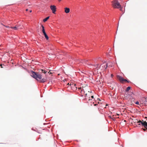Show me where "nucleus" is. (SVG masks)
<instances>
[{
    "label": "nucleus",
    "mask_w": 147,
    "mask_h": 147,
    "mask_svg": "<svg viewBox=\"0 0 147 147\" xmlns=\"http://www.w3.org/2000/svg\"><path fill=\"white\" fill-rule=\"evenodd\" d=\"M0 66H1V67L2 68L3 67L2 66V64H1L0 65Z\"/></svg>",
    "instance_id": "22"
},
{
    "label": "nucleus",
    "mask_w": 147,
    "mask_h": 147,
    "mask_svg": "<svg viewBox=\"0 0 147 147\" xmlns=\"http://www.w3.org/2000/svg\"><path fill=\"white\" fill-rule=\"evenodd\" d=\"M94 105H95V106H96V105L95 104Z\"/></svg>",
    "instance_id": "26"
},
{
    "label": "nucleus",
    "mask_w": 147,
    "mask_h": 147,
    "mask_svg": "<svg viewBox=\"0 0 147 147\" xmlns=\"http://www.w3.org/2000/svg\"><path fill=\"white\" fill-rule=\"evenodd\" d=\"M17 25V26L18 29H21L23 28V25H22L21 24H18V25Z\"/></svg>",
    "instance_id": "10"
},
{
    "label": "nucleus",
    "mask_w": 147,
    "mask_h": 147,
    "mask_svg": "<svg viewBox=\"0 0 147 147\" xmlns=\"http://www.w3.org/2000/svg\"><path fill=\"white\" fill-rule=\"evenodd\" d=\"M117 77L119 79L121 82H123V78L121 76H118Z\"/></svg>",
    "instance_id": "9"
},
{
    "label": "nucleus",
    "mask_w": 147,
    "mask_h": 147,
    "mask_svg": "<svg viewBox=\"0 0 147 147\" xmlns=\"http://www.w3.org/2000/svg\"><path fill=\"white\" fill-rule=\"evenodd\" d=\"M101 65V67H102V69L103 70H105L106 69L107 67L108 66H109L110 67H111L112 66H111L110 65H109L108 63H107L106 64L103 63V64H102V65Z\"/></svg>",
    "instance_id": "6"
},
{
    "label": "nucleus",
    "mask_w": 147,
    "mask_h": 147,
    "mask_svg": "<svg viewBox=\"0 0 147 147\" xmlns=\"http://www.w3.org/2000/svg\"><path fill=\"white\" fill-rule=\"evenodd\" d=\"M31 76L40 82L44 83L46 81V78H42V76L41 74L36 73L33 71H31Z\"/></svg>",
    "instance_id": "1"
},
{
    "label": "nucleus",
    "mask_w": 147,
    "mask_h": 147,
    "mask_svg": "<svg viewBox=\"0 0 147 147\" xmlns=\"http://www.w3.org/2000/svg\"><path fill=\"white\" fill-rule=\"evenodd\" d=\"M90 99H91V98H90V97L88 98V103H93V104H94V101H92V100H91Z\"/></svg>",
    "instance_id": "11"
},
{
    "label": "nucleus",
    "mask_w": 147,
    "mask_h": 147,
    "mask_svg": "<svg viewBox=\"0 0 147 147\" xmlns=\"http://www.w3.org/2000/svg\"><path fill=\"white\" fill-rule=\"evenodd\" d=\"M41 27L42 28V30L45 29H44V26L42 25H41Z\"/></svg>",
    "instance_id": "18"
},
{
    "label": "nucleus",
    "mask_w": 147,
    "mask_h": 147,
    "mask_svg": "<svg viewBox=\"0 0 147 147\" xmlns=\"http://www.w3.org/2000/svg\"><path fill=\"white\" fill-rule=\"evenodd\" d=\"M32 12V11L31 10H30V12Z\"/></svg>",
    "instance_id": "27"
},
{
    "label": "nucleus",
    "mask_w": 147,
    "mask_h": 147,
    "mask_svg": "<svg viewBox=\"0 0 147 147\" xmlns=\"http://www.w3.org/2000/svg\"><path fill=\"white\" fill-rule=\"evenodd\" d=\"M43 33V34H44V36H45L47 35L46 32H45V33Z\"/></svg>",
    "instance_id": "21"
},
{
    "label": "nucleus",
    "mask_w": 147,
    "mask_h": 147,
    "mask_svg": "<svg viewBox=\"0 0 147 147\" xmlns=\"http://www.w3.org/2000/svg\"><path fill=\"white\" fill-rule=\"evenodd\" d=\"M49 17H48L45 18V19H44L43 20V21L44 22H45L47 21V20L49 19Z\"/></svg>",
    "instance_id": "13"
},
{
    "label": "nucleus",
    "mask_w": 147,
    "mask_h": 147,
    "mask_svg": "<svg viewBox=\"0 0 147 147\" xmlns=\"http://www.w3.org/2000/svg\"><path fill=\"white\" fill-rule=\"evenodd\" d=\"M42 32H43V33H45V29L42 30Z\"/></svg>",
    "instance_id": "20"
},
{
    "label": "nucleus",
    "mask_w": 147,
    "mask_h": 147,
    "mask_svg": "<svg viewBox=\"0 0 147 147\" xmlns=\"http://www.w3.org/2000/svg\"><path fill=\"white\" fill-rule=\"evenodd\" d=\"M135 104L137 105H138L139 104V102L137 101L135 102Z\"/></svg>",
    "instance_id": "19"
},
{
    "label": "nucleus",
    "mask_w": 147,
    "mask_h": 147,
    "mask_svg": "<svg viewBox=\"0 0 147 147\" xmlns=\"http://www.w3.org/2000/svg\"><path fill=\"white\" fill-rule=\"evenodd\" d=\"M145 118H146V119H146V120H147V117H145Z\"/></svg>",
    "instance_id": "24"
},
{
    "label": "nucleus",
    "mask_w": 147,
    "mask_h": 147,
    "mask_svg": "<svg viewBox=\"0 0 147 147\" xmlns=\"http://www.w3.org/2000/svg\"><path fill=\"white\" fill-rule=\"evenodd\" d=\"M113 76V75H112H112H111V76Z\"/></svg>",
    "instance_id": "28"
},
{
    "label": "nucleus",
    "mask_w": 147,
    "mask_h": 147,
    "mask_svg": "<svg viewBox=\"0 0 147 147\" xmlns=\"http://www.w3.org/2000/svg\"><path fill=\"white\" fill-rule=\"evenodd\" d=\"M11 28H13L15 30H18V29L17 25H16L14 27H11Z\"/></svg>",
    "instance_id": "12"
},
{
    "label": "nucleus",
    "mask_w": 147,
    "mask_h": 147,
    "mask_svg": "<svg viewBox=\"0 0 147 147\" xmlns=\"http://www.w3.org/2000/svg\"><path fill=\"white\" fill-rule=\"evenodd\" d=\"M130 89H131V87H129V86H128V87L127 88H126V90H125L126 92H128V91H129V90Z\"/></svg>",
    "instance_id": "15"
},
{
    "label": "nucleus",
    "mask_w": 147,
    "mask_h": 147,
    "mask_svg": "<svg viewBox=\"0 0 147 147\" xmlns=\"http://www.w3.org/2000/svg\"><path fill=\"white\" fill-rule=\"evenodd\" d=\"M123 81H125V82H129L126 79H123Z\"/></svg>",
    "instance_id": "17"
},
{
    "label": "nucleus",
    "mask_w": 147,
    "mask_h": 147,
    "mask_svg": "<svg viewBox=\"0 0 147 147\" xmlns=\"http://www.w3.org/2000/svg\"><path fill=\"white\" fill-rule=\"evenodd\" d=\"M50 7L52 13L54 14H55L56 11V6L54 5H51L50 6Z\"/></svg>",
    "instance_id": "5"
},
{
    "label": "nucleus",
    "mask_w": 147,
    "mask_h": 147,
    "mask_svg": "<svg viewBox=\"0 0 147 147\" xmlns=\"http://www.w3.org/2000/svg\"><path fill=\"white\" fill-rule=\"evenodd\" d=\"M45 38H46L47 40L48 39H49V37H48V36L47 35H46V36H45Z\"/></svg>",
    "instance_id": "16"
},
{
    "label": "nucleus",
    "mask_w": 147,
    "mask_h": 147,
    "mask_svg": "<svg viewBox=\"0 0 147 147\" xmlns=\"http://www.w3.org/2000/svg\"><path fill=\"white\" fill-rule=\"evenodd\" d=\"M136 123L138 125H142L144 128L147 129V122L146 121H144L143 120L142 121L139 120L137 121Z\"/></svg>",
    "instance_id": "3"
},
{
    "label": "nucleus",
    "mask_w": 147,
    "mask_h": 147,
    "mask_svg": "<svg viewBox=\"0 0 147 147\" xmlns=\"http://www.w3.org/2000/svg\"><path fill=\"white\" fill-rule=\"evenodd\" d=\"M65 12L66 13H68L70 12V9L67 7L65 8Z\"/></svg>",
    "instance_id": "8"
},
{
    "label": "nucleus",
    "mask_w": 147,
    "mask_h": 147,
    "mask_svg": "<svg viewBox=\"0 0 147 147\" xmlns=\"http://www.w3.org/2000/svg\"><path fill=\"white\" fill-rule=\"evenodd\" d=\"M112 5L114 7L117 8H120V10H122V8H121V6L117 1H113L112 2Z\"/></svg>",
    "instance_id": "2"
},
{
    "label": "nucleus",
    "mask_w": 147,
    "mask_h": 147,
    "mask_svg": "<svg viewBox=\"0 0 147 147\" xmlns=\"http://www.w3.org/2000/svg\"><path fill=\"white\" fill-rule=\"evenodd\" d=\"M87 93L86 94H85V95H86V96H85V97H87V96H87Z\"/></svg>",
    "instance_id": "23"
},
{
    "label": "nucleus",
    "mask_w": 147,
    "mask_h": 147,
    "mask_svg": "<svg viewBox=\"0 0 147 147\" xmlns=\"http://www.w3.org/2000/svg\"><path fill=\"white\" fill-rule=\"evenodd\" d=\"M26 11H27L28 10V9H26Z\"/></svg>",
    "instance_id": "25"
},
{
    "label": "nucleus",
    "mask_w": 147,
    "mask_h": 147,
    "mask_svg": "<svg viewBox=\"0 0 147 147\" xmlns=\"http://www.w3.org/2000/svg\"><path fill=\"white\" fill-rule=\"evenodd\" d=\"M91 65L93 66V68H94V67L95 68L97 69V70H98V69H99V67L100 66L99 64L94 65L91 64Z\"/></svg>",
    "instance_id": "7"
},
{
    "label": "nucleus",
    "mask_w": 147,
    "mask_h": 147,
    "mask_svg": "<svg viewBox=\"0 0 147 147\" xmlns=\"http://www.w3.org/2000/svg\"><path fill=\"white\" fill-rule=\"evenodd\" d=\"M90 98H91V99H90L91 100H92V101H94L95 100L94 98V96L92 95L91 96V97H90Z\"/></svg>",
    "instance_id": "14"
},
{
    "label": "nucleus",
    "mask_w": 147,
    "mask_h": 147,
    "mask_svg": "<svg viewBox=\"0 0 147 147\" xmlns=\"http://www.w3.org/2000/svg\"><path fill=\"white\" fill-rule=\"evenodd\" d=\"M70 86L71 88H72L73 86H74V89H76V90L79 91L80 92L82 93V94H83V93L84 92V90L83 88H82L81 87H78L77 88V87L76 86V85L71 84H70Z\"/></svg>",
    "instance_id": "4"
}]
</instances>
